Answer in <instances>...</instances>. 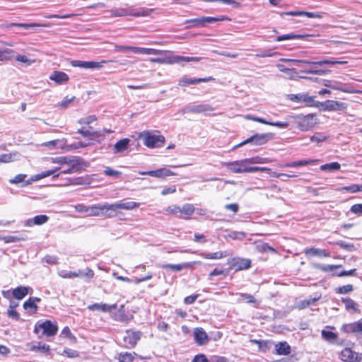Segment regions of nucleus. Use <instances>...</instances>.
Instances as JSON below:
<instances>
[{"mask_svg": "<svg viewBox=\"0 0 362 362\" xmlns=\"http://www.w3.org/2000/svg\"><path fill=\"white\" fill-rule=\"evenodd\" d=\"M140 137L143 139L144 145L148 148L160 147L165 142L164 136L160 134L143 132Z\"/></svg>", "mask_w": 362, "mask_h": 362, "instance_id": "nucleus-1", "label": "nucleus"}, {"mask_svg": "<svg viewBox=\"0 0 362 362\" xmlns=\"http://www.w3.org/2000/svg\"><path fill=\"white\" fill-rule=\"evenodd\" d=\"M296 124L298 128L303 132H306L312 129L317 123L315 115H307L305 116L296 117Z\"/></svg>", "mask_w": 362, "mask_h": 362, "instance_id": "nucleus-2", "label": "nucleus"}, {"mask_svg": "<svg viewBox=\"0 0 362 362\" xmlns=\"http://www.w3.org/2000/svg\"><path fill=\"white\" fill-rule=\"evenodd\" d=\"M40 329L42 331V334L50 337L56 334L58 327L56 323L46 320L43 322L38 323L35 326V332L37 333Z\"/></svg>", "mask_w": 362, "mask_h": 362, "instance_id": "nucleus-3", "label": "nucleus"}, {"mask_svg": "<svg viewBox=\"0 0 362 362\" xmlns=\"http://www.w3.org/2000/svg\"><path fill=\"white\" fill-rule=\"evenodd\" d=\"M230 267L235 271L245 270L251 267V261L249 259L233 257L228 259Z\"/></svg>", "mask_w": 362, "mask_h": 362, "instance_id": "nucleus-4", "label": "nucleus"}, {"mask_svg": "<svg viewBox=\"0 0 362 362\" xmlns=\"http://www.w3.org/2000/svg\"><path fill=\"white\" fill-rule=\"evenodd\" d=\"M110 61L103 60L101 62H86L81 60H74L71 64L74 67H80L86 69H99L103 67V64L109 62Z\"/></svg>", "mask_w": 362, "mask_h": 362, "instance_id": "nucleus-5", "label": "nucleus"}, {"mask_svg": "<svg viewBox=\"0 0 362 362\" xmlns=\"http://www.w3.org/2000/svg\"><path fill=\"white\" fill-rule=\"evenodd\" d=\"M269 140V134H255L247 139L243 141V142L234 146L233 147V150H235L239 147H241L247 144L253 143L255 145H262L267 143Z\"/></svg>", "mask_w": 362, "mask_h": 362, "instance_id": "nucleus-6", "label": "nucleus"}, {"mask_svg": "<svg viewBox=\"0 0 362 362\" xmlns=\"http://www.w3.org/2000/svg\"><path fill=\"white\" fill-rule=\"evenodd\" d=\"M223 165L234 173H246L247 165L245 159L233 162L223 163Z\"/></svg>", "mask_w": 362, "mask_h": 362, "instance_id": "nucleus-7", "label": "nucleus"}, {"mask_svg": "<svg viewBox=\"0 0 362 362\" xmlns=\"http://www.w3.org/2000/svg\"><path fill=\"white\" fill-rule=\"evenodd\" d=\"M165 54V56L162 58H151L150 62L158 64H174L180 63V56L170 54V52Z\"/></svg>", "mask_w": 362, "mask_h": 362, "instance_id": "nucleus-8", "label": "nucleus"}, {"mask_svg": "<svg viewBox=\"0 0 362 362\" xmlns=\"http://www.w3.org/2000/svg\"><path fill=\"white\" fill-rule=\"evenodd\" d=\"M199 263V262H183L181 264H164L160 265V268L165 270H170L173 272H180L183 269L190 268L193 267L194 264Z\"/></svg>", "mask_w": 362, "mask_h": 362, "instance_id": "nucleus-9", "label": "nucleus"}, {"mask_svg": "<svg viewBox=\"0 0 362 362\" xmlns=\"http://www.w3.org/2000/svg\"><path fill=\"white\" fill-rule=\"evenodd\" d=\"M109 206L110 204H95L90 207L88 206V216H98L106 215V212L110 211Z\"/></svg>", "mask_w": 362, "mask_h": 362, "instance_id": "nucleus-10", "label": "nucleus"}, {"mask_svg": "<svg viewBox=\"0 0 362 362\" xmlns=\"http://www.w3.org/2000/svg\"><path fill=\"white\" fill-rule=\"evenodd\" d=\"M320 105L325 111L344 110L347 107L346 103L335 100H327L325 103H321Z\"/></svg>", "mask_w": 362, "mask_h": 362, "instance_id": "nucleus-11", "label": "nucleus"}, {"mask_svg": "<svg viewBox=\"0 0 362 362\" xmlns=\"http://www.w3.org/2000/svg\"><path fill=\"white\" fill-rule=\"evenodd\" d=\"M341 331L345 333L362 334V318L356 322L344 325Z\"/></svg>", "mask_w": 362, "mask_h": 362, "instance_id": "nucleus-12", "label": "nucleus"}, {"mask_svg": "<svg viewBox=\"0 0 362 362\" xmlns=\"http://www.w3.org/2000/svg\"><path fill=\"white\" fill-rule=\"evenodd\" d=\"M50 160L52 163L59 164V167L61 168L62 165H64L71 167H76L78 165L77 160L71 156H60L52 158H50Z\"/></svg>", "mask_w": 362, "mask_h": 362, "instance_id": "nucleus-13", "label": "nucleus"}, {"mask_svg": "<svg viewBox=\"0 0 362 362\" xmlns=\"http://www.w3.org/2000/svg\"><path fill=\"white\" fill-rule=\"evenodd\" d=\"M245 118L246 119H248V120H252V121L257 122H259V123H262V124H268V125H271V126H274V127H279V128H286L289 125V124L288 122H268V121L265 120L263 118L255 117V116L250 115H245Z\"/></svg>", "mask_w": 362, "mask_h": 362, "instance_id": "nucleus-14", "label": "nucleus"}, {"mask_svg": "<svg viewBox=\"0 0 362 362\" xmlns=\"http://www.w3.org/2000/svg\"><path fill=\"white\" fill-rule=\"evenodd\" d=\"M245 118L246 119H248V120H252V121L257 122H259V123H262V124H268V125H271V126H274V127H279V128H286L289 125V124L288 122H268V121L265 120L263 118L255 117V116L250 115H245Z\"/></svg>", "mask_w": 362, "mask_h": 362, "instance_id": "nucleus-15", "label": "nucleus"}, {"mask_svg": "<svg viewBox=\"0 0 362 362\" xmlns=\"http://www.w3.org/2000/svg\"><path fill=\"white\" fill-rule=\"evenodd\" d=\"M139 205V203L135 202H118L110 204L109 209L112 211H116L119 209L132 210Z\"/></svg>", "mask_w": 362, "mask_h": 362, "instance_id": "nucleus-16", "label": "nucleus"}, {"mask_svg": "<svg viewBox=\"0 0 362 362\" xmlns=\"http://www.w3.org/2000/svg\"><path fill=\"white\" fill-rule=\"evenodd\" d=\"M323 85L325 87H328V88H330L334 90H341L344 93H354L357 92L355 90H354L353 88H344V85L341 83L338 82V81H332L325 80Z\"/></svg>", "mask_w": 362, "mask_h": 362, "instance_id": "nucleus-17", "label": "nucleus"}, {"mask_svg": "<svg viewBox=\"0 0 362 362\" xmlns=\"http://www.w3.org/2000/svg\"><path fill=\"white\" fill-rule=\"evenodd\" d=\"M77 132L84 137H88L92 141H100V139L104 138V134L100 131L90 132L88 129H79Z\"/></svg>", "mask_w": 362, "mask_h": 362, "instance_id": "nucleus-18", "label": "nucleus"}, {"mask_svg": "<svg viewBox=\"0 0 362 362\" xmlns=\"http://www.w3.org/2000/svg\"><path fill=\"white\" fill-rule=\"evenodd\" d=\"M214 79V78L211 76L199 78H189L187 76H184L179 81L178 84L181 86H187L190 84H196L201 82H209L213 81Z\"/></svg>", "mask_w": 362, "mask_h": 362, "instance_id": "nucleus-19", "label": "nucleus"}, {"mask_svg": "<svg viewBox=\"0 0 362 362\" xmlns=\"http://www.w3.org/2000/svg\"><path fill=\"white\" fill-rule=\"evenodd\" d=\"M134 53L139 54H161L168 53V50H160L152 48L134 47Z\"/></svg>", "mask_w": 362, "mask_h": 362, "instance_id": "nucleus-20", "label": "nucleus"}, {"mask_svg": "<svg viewBox=\"0 0 362 362\" xmlns=\"http://www.w3.org/2000/svg\"><path fill=\"white\" fill-rule=\"evenodd\" d=\"M141 336V332H133L128 330L124 337V341L129 344L132 346H134Z\"/></svg>", "mask_w": 362, "mask_h": 362, "instance_id": "nucleus-21", "label": "nucleus"}, {"mask_svg": "<svg viewBox=\"0 0 362 362\" xmlns=\"http://www.w3.org/2000/svg\"><path fill=\"white\" fill-rule=\"evenodd\" d=\"M117 308L116 304L108 305L106 303H94L88 306V309L92 311L98 310L100 312H110Z\"/></svg>", "mask_w": 362, "mask_h": 362, "instance_id": "nucleus-22", "label": "nucleus"}, {"mask_svg": "<svg viewBox=\"0 0 362 362\" xmlns=\"http://www.w3.org/2000/svg\"><path fill=\"white\" fill-rule=\"evenodd\" d=\"M49 78L59 85L66 83L69 79L66 73L57 71H54Z\"/></svg>", "mask_w": 362, "mask_h": 362, "instance_id": "nucleus-23", "label": "nucleus"}, {"mask_svg": "<svg viewBox=\"0 0 362 362\" xmlns=\"http://www.w3.org/2000/svg\"><path fill=\"white\" fill-rule=\"evenodd\" d=\"M194 341L199 345L204 344L209 341L206 332L202 328H196L194 331Z\"/></svg>", "mask_w": 362, "mask_h": 362, "instance_id": "nucleus-24", "label": "nucleus"}, {"mask_svg": "<svg viewBox=\"0 0 362 362\" xmlns=\"http://www.w3.org/2000/svg\"><path fill=\"white\" fill-rule=\"evenodd\" d=\"M60 169H61V167H56L55 168H54L52 170H47L45 172H42L41 173L36 174V175L32 176L31 178L30 179V180H28L26 182L25 185H28L34 181H37V180H40L45 177H47L48 176H50L52 175H54L55 172H57V170H59Z\"/></svg>", "mask_w": 362, "mask_h": 362, "instance_id": "nucleus-25", "label": "nucleus"}, {"mask_svg": "<svg viewBox=\"0 0 362 362\" xmlns=\"http://www.w3.org/2000/svg\"><path fill=\"white\" fill-rule=\"evenodd\" d=\"M213 110V108L207 104H202L195 106H191L186 107L183 112H195V113H202L205 112H211Z\"/></svg>", "mask_w": 362, "mask_h": 362, "instance_id": "nucleus-26", "label": "nucleus"}, {"mask_svg": "<svg viewBox=\"0 0 362 362\" xmlns=\"http://www.w3.org/2000/svg\"><path fill=\"white\" fill-rule=\"evenodd\" d=\"M175 175V173L165 168H159L156 170H151V176L157 178H165L166 177L173 176Z\"/></svg>", "mask_w": 362, "mask_h": 362, "instance_id": "nucleus-27", "label": "nucleus"}, {"mask_svg": "<svg viewBox=\"0 0 362 362\" xmlns=\"http://www.w3.org/2000/svg\"><path fill=\"white\" fill-rule=\"evenodd\" d=\"M356 358V354L349 348L343 349L340 354V358L345 362H354Z\"/></svg>", "mask_w": 362, "mask_h": 362, "instance_id": "nucleus-28", "label": "nucleus"}, {"mask_svg": "<svg viewBox=\"0 0 362 362\" xmlns=\"http://www.w3.org/2000/svg\"><path fill=\"white\" fill-rule=\"evenodd\" d=\"M4 26L7 28H11L12 27H18L23 28H31L35 27H49V24H40V23H7L5 24Z\"/></svg>", "mask_w": 362, "mask_h": 362, "instance_id": "nucleus-29", "label": "nucleus"}, {"mask_svg": "<svg viewBox=\"0 0 362 362\" xmlns=\"http://www.w3.org/2000/svg\"><path fill=\"white\" fill-rule=\"evenodd\" d=\"M276 353L279 355H288L291 353V347L287 342H279L275 345Z\"/></svg>", "mask_w": 362, "mask_h": 362, "instance_id": "nucleus-30", "label": "nucleus"}, {"mask_svg": "<svg viewBox=\"0 0 362 362\" xmlns=\"http://www.w3.org/2000/svg\"><path fill=\"white\" fill-rule=\"evenodd\" d=\"M20 154L18 152L4 153L0 155V163H8L19 159Z\"/></svg>", "mask_w": 362, "mask_h": 362, "instance_id": "nucleus-31", "label": "nucleus"}, {"mask_svg": "<svg viewBox=\"0 0 362 362\" xmlns=\"http://www.w3.org/2000/svg\"><path fill=\"white\" fill-rule=\"evenodd\" d=\"M29 289H30L29 287L25 286L17 287L13 290V296L18 300H21L28 295Z\"/></svg>", "mask_w": 362, "mask_h": 362, "instance_id": "nucleus-32", "label": "nucleus"}, {"mask_svg": "<svg viewBox=\"0 0 362 362\" xmlns=\"http://www.w3.org/2000/svg\"><path fill=\"white\" fill-rule=\"evenodd\" d=\"M318 160H302L298 161L286 163L284 165H281V167H298V166H304L310 164L315 163L317 162Z\"/></svg>", "mask_w": 362, "mask_h": 362, "instance_id": "nucleus-33", "label": "nucleus"}, {"mask_svg": "<svg viewBox=\"0 0 362 362\" xmlns=\"http://www.w3.org/2000/svg\"><path fill=\"white\" fill-rule=\"evenodd\" d=\"M15 59L16 62L25 66H29L35 62V59H31L27 55L22 54H18L15 56Z\"/></svg>", "mask_w": 362, "mask_h": 362, "instance_id": "nucleus-34", "label": "nucleus"}, {"mask_svg": "<svg viewBox=\"0 0 362 362\" xmlns=\"http://www.w3.org/2000/svg\"><path fill=\"white\" fill-rule=\"evenodd\" d=\"M115 320L120 322H129L132 317H129L125 314L124 307V305H121L118 309L117 312L114 315Z\"/></svg>", "mask_w": 362, "mask_h": 362, "instance_id": "nucleus-35", "label": "nucleus"}, {"mask_svg": "<svg viewBox=\"0 0 362 362\" xmlns=\"http://www.w3.org/2000/svg\"><path fill=\"white\" fill-rule=\"evenodd\" d=\"M130 140L129 139H123L118 141L114 145V149L115 153L122 152L126 150L129 144Z\"/></svg>", "mask_w": 362, "mask_h": 362, "instance_id": "nucleus-36", "label": "nucleus"}, {"mask_svg": "<svg viewBox=\"0 0 362 362\" xmlns=\"http://www.w3.org/2000/svg\"><path fill=\"white\" fill-rule=\"evenodd\" d=\"M58 275L63 279H72L79 277L81 273L63 269L58 272Z\"/></svg>", "mask_w": 362, "mask_h": 362, "instance_id": "nucleus-37", "label": "nucleus"}, {"mask_svg": "<svg viewBox=\"0 0 362 362\" xmlns=\"http://www.w3.org/2000/svg\"><path fill=\"white\" fill-rule=\"evenodd\" d=\"M194 211V207L192 204H186L182 208L180 207V212L185 216H190Z\"/></svg>", "mask_w": 362, "mask_h": 362, "instance_id": "nucleus-38", "label": "nucleus"}, {"mask_svg": "<svg viewBox=\"0 0 362 362\" xmlns=\"http://www.w3.org/2000/svg\"><path fill=\"white\" fill-rule=\"evenodd\" d=\"M337 190L339 192L346 191V192H349L351 193H356V192H358L360 191L362 192V185H358L354 184L350 186L339 187L337 189Z\"/></svg>", "mask_w": 362, "mask_h": 362, "instance_id": "nucleus-39", "label": "nucleus"}, {"mask_svg": "<svg viewBox=\"0 0 362 362\" xmlns=\"http://www.w3.org/2000/svg\"><path fill=\"white\" fill-rule=\"evenodd\" d=\"M306 255H317V256H324V257H329V254L327 253L325 250L317 249V248H310L306 250L305 251Z\"/></svg>", "mask_w": 362, "mask_h": 362, "instance_id": "nucleus-40", "label": "nucleus"}, {"mask_svg": "<svg viewBox=\"0 0 362 362\" xmlns=\"http://www.w3.org/2000/svg\"><path fill=\"white\" fill-rule=\"evenodd\" d=\"M341 168V165L337 162H333L327 163L320 166V170L323 171H333L339 170Z\"/></svg>", "mask_w": 362, "mask_h": 362, "instance_id": "nucleus-41", "label": "nucleus"}, {"mask_svg": "<svg viewBox=\"0 0 362 362\" xmlns=\"http://www.w3.org/2000/svg\"><path fill=\"white\" fill-rule=\"evenodd\" d=\"M201 255L204 259H221L222 257H226L228 255L226 254V252H214V253L201 254Z\"/></svg>", "mask_w": 362, "mask_h": 362, "instance_id": "nucleus-42", "label": "nucleus"}, {"mask_svg": "<svg viewBox=\"0 0 362 362\" xmlns=\"http://www.w3.org/2000/svg\"><path fill=\"white\" fill-rule=\"evenodd\" d=\"M76 98L72 96L71 98L65 97L61 103L57 105V107L61 110L66 109L74 100Z\"/></svg>", "mask_w": 362, "mask_h": 362, "instance_id": "nucleus-43", "label": "nucleus"}, {"mask_svg": "<svg viewBox=\"0 0 362 362\" xmlns=\"http://www.w3.org/2000/svg\"><path fill=\"white\" fill-rule=\"evenodd\" d=\"M276 67L281 72H283V73H285V74H287L288 75H289L290 79H293L294 78L295 75L297 74V71L295 69L286 68L282 64H277Z\"/></svg>", "mask_w": 362, "mask_h": 362, "instance_id": "nucleus-44", "label": "nucleus"}, {"mask_svg": "<svg viewBox=\"0 0 362 362\" xmlns=\"http://www.w3.org/2000/svg\"><path fill=\"white\" fill-rule=\"evenodd\" d=\"M342 302L345 304V307L347 310H358V305L351 298H341Z\"/></svg>", "mask_w": 362, "mask_h": 362, "instance_id": "nucleus-45", "label": "nucleus"}, {"mask_svg": "<svg viewBox=\"0 0 362 362\" xmlns=\"http://www.w3.org/2000/svg\"><path fill=\"white\" fill-rule=\"evenodd\" d=\"M279 60L281 62H286V63L291 62V63L295 64L296 65L311 64V62H312L308 61V60L288 59V58H281Z\"/></svg>", "mask_w": 362, "mask_h": 362, "instance_id": "nucleus-46", "label": "nucleus"}, {"mask_svg": "<svg viewBox=\"0 0 362 362\" xmlns=\"http://www.w3.org/2000/svg\"><path fill=\"white\" fill-rule=\"evenodd\" d=\"M76 273H81V276L79 277L83 279H91L94 276V272L90 268H86L84 270H78Z\"/></svg>", "mask_w": 362, "mask_h": 362, "instance_id": "nucleus-47", "label": "nucleus"}, {"mask_svg": "<svg viewBox=\"0 0 362 362\" xmlns=\"http://www.w3.org/2000/svg\"><path fill=\"white\" fill-rule=\"evenodd\" d=\"M246 165L247 164H256V163H265L267 162V158H261L259 156L252 157L250 158L245 159Z\"/></svg>", "mask_w": 362, "mask_h": 362, "instance_id": "nucleus-48", "label": "nucleus"}, {"mask_svg": "<svg viewBox=\"0 0 362 362\" xmlns=\"http://www.w3.org/2000/svg\"><path fill=\"white\" fill-rule=\"evenodd\" d=\"M96 120H97V117H96L95 115H89V116H86V117H84L83 118H81L78 121V123L80 124L88 125V124L93 123V122H95Z\"/></svg>", "mask_w": 362, "mask_h": 362, "instance_id": "nucleus-49", "label": "nucleus"}, {"mask_svg": "<svg viewBox=\"0 0 362 362\" xmlns=\"http://www.w3.org/2000/svg\"><path fill=\"white\" fill-rule=\"evenodd\" d=\"M49 218L46 215H37L34 217L35 225H42L47 222Z\"/></svg>", "mask_w": 362, "mask_h": 362, "instance_id": "nucleus-50", "label": "nucleus"}, {"mask_svg": "<svg viewBox=\"0 0 362 362\" xmlns=\"http://www.w3.org/2000/svg\"><path fill=\"white\" fill-rule=\"evenodd\" d=\"M230 20L227 16H222L220 18L215 17H204L205 25L207 23H213L221 21Z\"/></svg>", "mask_w": 362, "mask_h": 362, "instance_id": "nucleus-51", "label": "nucleus"}, {"mask_svg": "<svg viewBox=\"0 0 362 362\" xmlns=\"http://www.w3.org/2000/svg\"><path fill=\"white\" fill-rule=\"evenodd\" d=\"M119 360L120 362H133V354L127 352L124 354H121L119 356Z\"/></svg>", "mask_w": 362, "mask_h": 362, "instance_id": "nucleus-52", "label": "nucleus"}, {"mask_svg": "<svg viewBox=\"0 0 362 362\" xmlns=\"http://www.w3.org/2000/svg\"><path fill=\"white\" fill-rule=\"evenodd\" d=\"M23 307L25 310H33V313H35L37 310V305L33 302V300H31L29 298L28 300H26L24 304Z\"/></svg>", "mask_w": 362, "mask_h": 362, "instance_id": "nucleus-53", "label": "nucleus"}, {"mask_svg": "<svg viewBox=\"0 0 362 362\" xmlns=\"http://www.w3.org/2000/svg\"><path fill=\"white\" fill-rule=\"evenodd\" d=\"M7 314L9 317H11L13 319H15L16 320H18L19 319V314L17 313V311L14 309V306H13L12 303L10 304L8 310H7Z\"/></svg>", "mask_w": 362, "mask_h": 362, "instance_id": "nucleus-54", "label": "nucleus"}, {"mask_svg": "<svg viewBox=\"0 0 362 362\" xmlns=\"http://www.w3.org/2000/svg\"><path fill=\"white\" fill-rule=\"evenodd\" d=\"M337 245H339L340 247L345 249L347 251L351 252L356 250L355 246L354 244L351 243H347L344 241H338L337 243Z\"/></svg>", "mask_w": 362, "mask_h": 362, "instance_id": "nucleus-55", "label": "nucleus"}, {"mask_svg": "<svg viewBox=\"0 0 362 362\" xmlns=\"http://www.w3.org/2000/svg\"><path fill=\"white\" fill-rule=\"evenodd\" d=\"M300 37H302L301 35H294V34H287V35H280V36L277 37L276 39V41L280 42V41H283V40H293V39L300 38Z\"/></svg>", "mask_w": 362, "mask_h": 362, "instance_id": "nucleus-56", "label": "nucleus"}, {"mask_svg": "<svg viewBox=\"0 0 362 362\" xmlns=\"http://www.w3.org/2000/svg\"><path fill=\"white\" fill-rule=\"evenodd\" d=\"M27 175L25 174H18L16 175L14 177L9 180V182L11 184H19L23 182L26 178Z\"/></svg>", "mask_w": 362, "mask_h": 362, "instance_id": "nucleus-57", "label": "nucleus"}, {"mask_svg": "<svg viewBox=\"0 0 362 362\" xmlns=\"http://www.w3.org/2000/svg\"><path fill=\"white\" fill-rule=\"evenodd\" d=\"M228 237L233 240H243L245 237V233L241 231H233L229 233Z\"/></svg>", "mask_w": 362, "mask_h": 362, "instance_id": "nucleus-58", "label": "nucleus"}, {"mask_svg": "<svg viewBox=\"0 0 362 362\" xmlns=\"http://www.w3.org/2000/svg\"><path fill=\"white\" fill-rule=\"evenodd\" d=\"M353 291V286L351 284H347L337 289V293L340 294H344L350 293Z\"/></svg>", "mask_w": 362, "mask_h": 362, "instance_id": "nucleus-59", "label": "nucleus"}, {"mask_svg": "<svg viewBox=\"0 0 362 362\" xmlns=\"http://www.w3.org/2000/svg\"><path fill=\"white\" fill-rule=\"evenodd\" d=\"M327 139V136L320 134L316 133L313 136L310 137V141L313 142L320 143L324 141Z\"/></svg>", "mask_w": 362, "mask_h": 362, "instance_id": "nucleus-60", "label": "nucleus"}, {"mask_svg": "<svg viewBox=\"0 0 362 362\" xmlns=\"http://www.w3.org/2000/svg\"><path fill=\"white\" fill-rule=\"evenodd\" d=\"M13 54V50L10 49H6L4 50H0V61L2 62L4 59H8V55H12Z\"/></svg>", "mask_w": 362, "mask_h": 362, "instance_id": "nucleus-61", "label": "nucleus"}, {"mask_svg": "<svg viewBox=\"0 0 362 362\" xmlns=\"http://www.w3.org/2000/svg\"><path fill=\"white\" fill-rule=\"evenodd\" d=\"M350 211L354 214L362 216V204H356L352 205Z\"/></svg>", "mask_w": 362, "mask_h": 362, "instance_id": "nucleus-62", "label": "nucleus"}, {"mask_svg": "<svg viewBox=\"0 0 362 362\" xmlns=\"http://www.w3.org/2000/svg\"><path fill=\"white\" fill-rule=\"evenodd\" d=\"M240 300H246L249 303H256L257 300L255 298L250 294L241 293L240 294Z\"/></svg>", "mask_w": 362, "mask_h": 362, "instance_id": "nucleus-63", "label": "nucleus"}, {"mask_svg": "<svg viewBox=\"0 0 362 362\" xmlns=\"http://www.w3.org/2000/svg\"><path fill=\"white\" fill-rule=\"evenodd\" d=\"M209 359L204 354L196 355L192 362H209Z\"/></svg>", "mask_w": 362, "mask_h": 362, "instance_id": "nucleus-64", "label": "nucleus"}]
</instances>
